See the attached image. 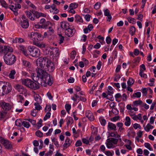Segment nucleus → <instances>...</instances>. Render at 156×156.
Returning a JSON list of instances; mask_svg holds the SVG:
<instances>
[{"mask_svg":"<svg viewBox=\"0 0 156 156\" xmlns=\"http://www.w3.org/2000/svg\"><path fill=\"white\" fill-rule=\"evenodd\" d=\"M36 70L37 74L33 73L32 79L37 83L31 80L29 87L35 90L40 88L39 85L45 87L47 83L48 85L51 86L53 82L52 76L41 68H37Z\"/></svg>","mask_w":156,"mask_h":156,"instance_id":"obj_1","label":"nucleus"},{"mask_svg":"<svg viewBox=\"0 0 156 156\" xmlns=\"http://www.w3.org/2000/svg\"><path fill=\"white\" fill-rule=\"evenodd\" d=\"M48 62L51 66V69H49L50 71H53L55 69L54 64L48 58L46 57H41L38 58L36 61L37 65L41 68L44 69V70H48L49 69L46 66H48Z\"/></svg>","mask_w":156,"mask_h":156,"instance_id":"obj_2","label":"nucleus"},{"mask_svg":"<svg viewBox=\"0 0 156 156\" xmlns=\"http://www.w3.org/2000/svg\"><path fill=\"white\" fill-rule=\"evenodd\" d=\"M2 87L3 90L2 95L7 94L11 92L12 87L11 84L7 82L1 81V87Z\"/></svg>","mask_w":156,"mask_h":156,"instance_id":"obj_3","label":"nucleus"},{"mask_svg":"<svg viewBox=\"0 0 156 156\" xmlns=\"http://www.w3.org/2000/svg\"><path fill=\"white\" fill-rule=\"evenodd\" d=\"M1 104V107L3 110L1 112V119H4L6 116L7 112L11 109V106L9 103L5 102H2Z\"/></svg>","mask_w":156,"mask_h":156,"instance_id":"obj_4","label":"nucleus"},{"mask_svg":"<svg viewBox=\"0 0 156 156\" xmlns=\"http://www.w3.org/2000/svg\"><path fill=\"white\" fill-rule=\"evenodd\" d=\"M4 61L8 65L13 64L16 61V56L12 54H5L4 57Z\"/></svg>","mask_w":156,"mask_h":156,"instance_id":"obj_5","label":"nucleus"},{"mask_svg":"<svg viewBox=\"0 0 156 156\" xmlns=\"http://www.w3.org/2000/svg\"><path fill=\"white\" fill-rule=\"evenodd\" d=\"M28 49L30 52V55L33 57H37L40 54L39 50L36 47H29Z\"/></svg>","mask_w":156,"mask_h":156,"instance_id":"obj_6","label":"nucleus"},{"mask_svg":"<svg viewBox=\"0 0 156 156\" xmlns=\"http://www.w3.org/2000/svg\"><path fill=\"white\" fill-rule=\"evenodd\" d=\"M1 143L7 149H10L12 148V146L8 140L4 139L2 137H1Z\"/></svg>","mask_w":156,"mask_h":156,"instance_id":"obj_7","label":"nucleus"},{"mask_svg":"<svg viewBox=\"0 0 156 156\" xmlns=\"http://www.w3.org/2000/svg\"><path fill=\"white\" fill-rule=\"evenodd\" d=\"M30 37L34 39L35 41H41L44 38V37L41 34L37 32H32Z\"/></svg>","mask_w":156,"mask_h":156,"instance_id":"obj_8","label":"nucleus"},{"mask_svg":"<svg viewBox=\"0 0 156 156\" xmlns=\"http://www.w3.org/2000/svg\"><path fill=\"white\" fill-rule=\"evenodd\" d=\"M76 30L75 29H72L69 27L65 30L66 35L69 37H71L73 36Z\"/></svg>","mask_w":156,"mask_h":156,"instance_id":"obj_9","label":"nucleus"},{"mask_svg":"<svg viewBox=\"0 0 156 156\" xmlns=\"http://www.w3.org/2000/svg\"><path fill=\"white\" fill-rule=\"evenodd\" d=\"M21 27L23 28L26 29L29 26V23L28 19L23 20L20 23Z\"/></svg>","mask_w":156,"mask_h":156,"instance_id":"obj_10","label":"nucleus"},{"mask_svg":"<svg viewBox=\"0 0 156 156\" xmlns=\"http://www.w3.org/2000/svg\"><path fill=\"white\" fill-rule=\"evenodd\" d=\"M86 116L90 121H92L94 120V116L93 113L90 111H88L86 112Z\"/></svg>","mask_w":156,"mask_h":156,"instance_id":"obj_11","label":"nucleus"},{"mask_svg":"<svg viewBox=\"0 0 156 156\" xmlns=\"http://www.w3.org/2000/svg\"><path fill=\"white\" fill-rule=\"evenodd\" d=\"M60 25L61 28L65 30L69 27V23L66 22H61Z\"/></svg>","mask_w":156,"mask_h":156,"instance_id":"obj_12","label":"nucleus"},{"mask_svg":"<svg viewBox=\"0 0 156 156\" xmlns=\"http://www.w3.org/2000/svg\"><path fill=\"white\" fill-rule=\"evenodd\" d=\"M31 80L28 78L26 79H22L21 80L22 83L28 87L31 81Z\"/></svg>","mask_w":156,"mask_h":156,"instance_id":"obj_13","label":"nucleus"},{"mask_svg":"<svg viewBox=\"0 0 156 156\" xmlns=\"http://www.w3.org/2000/svg\"><path fill=\"white\" fill-rule=\"evenodd\" d=\"M104 14L105 16H108V21L110 22L112 18V17L108 9H106L104 10Z\"/></svg>","mask_w":156,"mask_h":156,"instance_id":"obj_14","label":"nucleus"},{"mask_svg":"<svg viewBox=\"0 0 156 156\" xmlns=\"http://www.w3.org/2000/svg\"><path fill=\"white\" fill-rule=\"evenodd\" d=\"M108 129L115 131L116 130V125L112 123L109 122L108 126Z\"/></svg>","mask_w":156,"mask_h":156,"instance_id":"obj_15","label":"nucleus"},{"mask_svg":"<svg viewBox=\"0 0 156 156\" xmlns=\"http://www.w3.org/2000/svg\"><path fill=\"white\" fill-rule=\"evenodd\" d=\"M33 42L34 44L39 48H42L45 47V44H44L38 42L37 41H34Z\"/></svg>","mask_w":156,"mask_h":156,"instance_id":"obj_16","label":"nucleus"},{"mask_svg":"<svg viewBox=\"0 0 156 156\" xmlns=\"http://www.w3.org/2000/svg\"><path fill=\"white\" fill-rule=\"evenodd\" d=\"M108 143L112 142L115 144H116L118 141V139L116 138H110L107 139V140Z\"/></svg>","mask_w":156,"mask_h":156,"instance_id":"obj_17","label":"nucleus"},{"mask_svg":"<svg viewBox=\"0 0 156 156\" xmlns=\"http://www.w3.org/2000/svg\"><path fill=\"white\" fill-rule=\"evenodd\" d=\"M25 12L26 13V15L27 17L30 19L31 20H35L34 17H33L31 16L32 12L30 11L29 12L28 11H27Z\"/></svg>","mask_w":156,"mask_h":156,"instance_id":"obj_18","label":"nucleus"},{"mask_svg":"<svg viewBox=\"0 0 156 156\" xmlns=\"http://www.w3.org/2000/svg\"><path fill=\"white\" fill-rule=\"evenodd\" d=\"M16 72L14 70H12L10 72V73L9 75V76L10 78L12 79H14L15 78L14 75L15 74Z\"/></svg>","mask_w":156,"mask_h":156,"instance_id":"obj_19","label":"nucleus"},{"mask_svg":"<svg viewBox=\"0 0 156 156\" xmlns=\"http://www.w3.org/2000/svg\"><path fill=\"white\" fill-rule=\"evenodd\" d=\"M20 50L22 51L23 53L24 54V55L25 56H27L28 55V54L27 52V50L25 48L24 46H20Z\"/></svg>","mask_w":156,"mask_h":156,"instance_id":"obj_20","label":"nucleus"},{"mask_svg":"<svg viewBox=\"0 0 156 156\" xmlns=\"http://www.w3.org/2000/svg\"><path fill=\"white\" fill-rule=\"evenodd\" d=\"M136 29L135 27L133 26H131L130 27L129 29V33L132 36L135 33L136 31Z\"/></svg>","mask_w":156,"mask_h":156,"instance_id":"obj_21","label":"nucleus"},{"mask_svg":"<svg viewBox=\"0 0 156 156\" xmlns=\"http://www.w3.org/2000/svg\"><path fill=\"white\" fill-rule=\"evenodd\" d=\"M126 121L125 122V125L126 126H129L130 125L131 119L130 118L128 117L127 116L126 118Z\"/></svg>","mask_w":156,"mask_h":156,"instance_id":"obj_22","label":"nucleus"},{"mask_svg":"<svg viewBox=\"0 0 156 156\" xmlns=\"http://www.w3.org/2000/svg\"><path fill=\"white\" fill-rule=\"evenodd\" d=\"M75 21L77 22L83 23V20L82 18L79 15H76L75 17Z\"/></svg>","mask_w":156,"mask_h":156,"instance_id":"obj_23","label":"nucleus"},{"mask_svg":"<svg viewBox=\"0 0 156 156\" xmlns=\"http://www.w3.org/2000/svg\"><path fill=\"white\" fill-rule=\"evenodd\" d=\"M34 99L37 102L41 103L42 102L41 97L38 95L37 94L34 96Z\"/></svg>","mask_w":156,"mask_h":156,"instance_id":"obj_24","label":"nucleus"},{"mask_svg":"<svg viewBox=\"0 0 156 156\" xmlns=\"http://www.w3.org/2000/svg\"><path fill=\"white\" fill-rule=\"evenodd\" d=\"M154 128V126L151 125L150 124H148L146 127H144V129L147 132H149L150 129H152Z\"/></svg>","mask_w":156,"mask_h":156,"instance_id":"obj_25","label":"nucleus"},{"mask_svg":"<svg viewBox=\"0 0 156 156\" xmlns=\"http://www.w3.org/2000/svg\"><path fill=\"white\" fill-rule=\"evenodd\" d=\"M116 125L118 127H119L118 131L121 132L122 130L124 129L122 127L123 124L122 122H118L117 123Z\"/></svg>","mask_w":156,"mask_h":156,"instance_id":"obj_26","label":"nucleus"},{"mask_svg":"<svg viewBox=\"0 0 156 156\" xmlns=\"http://www.w3.org/2000/svg\"><path fill=\"white\" fill-rule=\"evenodd\" d=\"M141 96V93L140 92H138L134 93L133 94L132 96L131 97V98H140Z\"/></svg>","mask_w":156,"mask_h":156,"instance_id":"obj_27","label":"nucleus"},{"mask_svg":"<svg viewBox=\"0 0 156 156\" xmlns=\"http://www.w3.org/2000/svg\"><path fill=\"white\" fill-rule=\"evenodd\" d=\"M30 11L34 15V16H35L36 18H39L40 17V13L38 12L33 10H30Z\"/></svg>","mask_w":156,"mask_h":156,"instance_id":"obj_28","label":"nucleus"},{"mask_svg":"<svg viewBox=\"0 0 156 156\" xmlns=\"http://www.w3.org/2000/svg\"><path fill=\"white\" fill-rule=\"evenodd\" d=\"M1 52L2 51L4 53L6 54L8 52V47L7 46H5L4 47L2 46L1 47Z\"/></svg>","mask_w":156,"mask_h":156,"instance_id":"obj_29","label":"nucleus"},{"mask_svg":"<svg viewBox=\"0 0 156 156\" xmlns=\"http://www.w3.org/2000/svg\"><path fill=\"white\" fill-rule=\"evenodd\" d=\"M134 82V79L132 78H129L127 81V84L129 86H131L133 85Z\"/></svg>","mask_w":156,"mask_h":156,"instance_id":"obj_30","label":"nucleus"},{"mask_svg":"<svg viewBox=\"0 0 156 156\" xmlns=\"http://www.w3.org/2000/svg\"><path fill=\"white\" fill-rule=\"evenodd\" d=\"M15 5H14L13 4H11L9 5V8L12 11L16 13L17 14V10H16V8H15Z\"/></svg>","mask_w":156,"mask_h":156,"instance_id":"obj_31","label":"nucleus"},{"mask_svg":"<svg viewBox=\"0 0 156 156\" xmlns=\"http://www.w3.org/2000/svg\"><path fill=\"white\" fill-rule=\"evenodd\" d=\"M1 5L5 8H8V4L4 0H1Z\"/></svg>","mask_w":156,"mask_h":156,"instance_id":"obj_32","label":"nucleus"},{"mask_svg":"<svg viewBox=\"0 0 156 156\" xmlns=\"http://www.w3.org/2000/svg\"><path fill=\"white\" fill-rule=\"evenodd\" d=\"M40 103L36 102L34 104V105L35 106V108L36 110H40L42 108V107L39 105Z\"/></svg>","mask_w":156,"mask_h":156,"instance_id":"obj_33","label":"nucleus"},{"mask_svg":"<svg viewBox=\"0 0 156 156\" xmlns=\"http://www.w3.org/2000/svg\"><path fill=\"white\" fill-rule=\"evenodd\" d=\"M78 6V4L76 3H71L69 6L72 9H76L77 7Z\"/></svg>","mask_w":156,"mask_h":156,"instance_id":"obj_34","label":"nucleus"},{"mask_svg":"<svg viewBox=\"0 0 156 156\" xmlns=\"http://www.w3.org/2000/svg\"><path fill=\"white\" fill-rule=\"evenodd\" d=\"M58 35L59 37V44H61L63 42V41L64 40V37L61 34H58Z\"/></svg>","mask_w":156,"mask_h":156,"instance_id":"obj_35","label":"nucleus"},{"mask_svg":"<svg viewBox=\"0 0 156 156\" xmlns=\"http://www.w3.org/2000/svg\"><path fill=\"white\" fill-rule=\"evenodd\" d=\"M22 122L20 119H17L15 121V124L16 126H20L22 125Z\"/></svg>","mask_w":156,"mask_h":156,"instance_id":"obj_36","label":"nucleus"},{"mask_svg":"<svg viewBox=\"0 0 156 156\" xmlns=\"http://www.w3.org/2000/svg\"><path fill=\"white\" fill-rule=\"evenodd\" d=\"M36 135L39 137H42L43 136V133L40 130L37 131L35 133Z\"/></svg>","mask_w":156,"mask_h":156,"instance_id":"obj_37","label":"nucleus"},{"mask_svg":"<svg viewBox=\"0 0 156 156\" xmlns=\"http://www.w3.org/2000/svg\"><path fill=\"white\" fill-rule=\"evenodd\" d=\"M142 103V101L140 100L135 101L133 102V105L134 106H137L138 105H140Z\"/></svg>","mask_w":156,"mask_h":156,"instance_id":"obj_38","label":"nucleus"},{"mask_svg":"<svg viewBox=\"0 0 156 156\" xmlns=\"http://www.w3.org/2000/svg\"><path fill=\"white\" fill-rule=\"evenodd\" d=\"M76 51L73 50L70 53V58L72 59H74L75 57V56L76 55Z\"/></svg>","mask_w":156,"mask_h":156,"instance_id":"obj_39","label":"nucleus"},{"mask_svg":"<svg viewBox=\"0 0 156 156\" xmlns=\"http://www.w3.org/2000/svg\"><path fill=\"white\" fill-rule=\"evenodd\" d=\"M71 108V105L69 104H66L65 105V108L68 113H69V110Z\"/></svg>","mask_w":156,"mask_h":156,"instance_id":"obj_40","label":"nucleus"},{"mask_svg":"<svg viewBox=\"0 0 156 156\" xmlns=\"http://www.w3.org/2000/svg\"><path fill=\"white\" fill-rule=\"evenodd\" d=\"M101 7V3L100 2H97L94 5V8L96 9H99Z\"/></svg>","mask_w":156,"mask_h":156,"instance_id":"obj_41","label":"nucleus"},{"mask_svg":"<svg viewBox=\"0 0 156 156\" xmlns=\"http://www.w3.org/2000/svg\"><path fill=\"white\" fill-rule=\"evenodd\" d=\"M22 125H23L24 127L27 128H29L30 126L29 122L25 121H23L22 122Z\"/></svg>","mask_w":156,"mask_h":156,"instance_id":"obj_42","label":"nucleus"},{"mask_svg":"<svg viewBox=\"0 0 156 156\" xmlns=\"http://www.w3.org/2000/svg\"><path fill=\"white\" fill-rule=\"evenodd\" d=\"M110 136L119 138L120 137V136L118 134L116 135L114 132H112L110 133Z\"/></svg>","mask_w":156,"mask_h":156,"instance_id":"obj_43","label":"nucleus"},{"mask_svg":"<svg viewBox=\"0 0 156 156\" xmlns=\"http://www.w3.org/2000/svg\"><path fill=\"white\" fill-rule=\"evenodd\" d=\"M23 65L25 67H28L30 64V63L29 62H27L26 60H23Z\"/></svg>","mask_w":156,"mask_h":156,"instance_id":"obj_44","label":"nucleus"},{"mask_svg":"<svg viewBox=\"0 0 156 156\" xmlns=\"http://www.w3.org/2000/svg\"><path fill=\"white\" fill-rule=\"evenodd\" d=\"M16 88L18 90V91H20V89H24L23 87L20 84H17L16 86Z\"/></svg>","mask_w":156,"mask_h":156,"instance_id":"obj_45","label":"nucleus"},{"mask_svg":"<svg viewBox=\"0 0 156 156\" xmlns=\"http://www.w3.org/2000/svg\"><path fill=\"white\" fill-rule=\"evenodd\" d=\"M51 113L50 112H48L46 114L45 117L44 118V121L48 119L50 117Z\"/></svg>","mask_w":156,"mask_h":156,"instance_id":"obj_46","label":"nucleus"},{"mask_svg":"<svg viewBox=\"0 0 156 156\" xmlns=\"http://www.w3.org/2000/svg\"><path fill=\"white\" fill-rule=\"evenodd\" d=\"M128 21L130 23H134V22H135V19L134 18H132L131 17H128L127 18Z\"/></svg>","mask_w":156,"mask_h":156,"instance_id":"obj_47","label":"nucleus"},{"mask_svg":"<svg viewBox=\"0 0 156 156\" xmlns=\"http://www.w3.org/2000/svg\"><path fill=\"white\" fill-rule=\"evenodd\" d=\"M133 127L135 129H136L137 128H139L140 129L141 128V127L140 126L139 124L137 123H135L134 124Z\"/></svg>","mask_w":156,"mask_h":156,"instance_id":"obj_48","label":"nucleus"},{"mask_svg":"<svg viewBox=\"0 0 156 156\" xmlns=\"http://www.w3.org/2000/svg\"><path fill=\"white\" fill-rule=\"evenodd\" d=\"M143 72H142V70L140 71V73H139L141 77L145 78H147V75L145 74H143Z\"/></svg>","mask_w":156,"mask_h":156,"instance_id":"obj_49","label":"nucleus"},{"mask_svg":"<svg viewBox=\"0 0 156 156\" xmlns=\"http://www.w3.org/2000/svg\"><path fill=\"white\" fill-rule=\"evenodd\" d=\"M120 104H122V105L120 106V112H123L125 108V105L122 103H120Z\"/></svg>","mask_w":156,"mask_h":156,"instance_id":"obj_50","label":"nucleus"},{"mask_svg":"<svg viewBox=\"0 0 156 156\" xmlns=\"http://www.w3.org/2000/svg\"><path fill=\"white\" fill-rule=\"evenodd\" d=\"M91 17L90 15L87 14L85 16V18L87 21H89L90 20Z\"/></svg>","mask_w":156,"mask_h":156,"instance_id":"obj_51","label":"nucleus"},{"mask_svg":"<svg viewBox=\"0 0 156 156\" xmlns=\"http://www.w3.org/2000/svg\"><path fill=\"white\" fill-rule=\"evenodd\" d=\"M119 117H120L119 115L115 116L114 117H113L111 119V120L115 122L116 121L119 120Z\"/></svg>","mask_w":156,"mask_h":156,"instance_id":"obj_52","label":"nucleus"},{"mask_svg":"<svg viewBox=\"0 0 156 156\" xmlns=\"http://www.w3.org/2000/svg\"><path fill=\"white\" fill-rule=\"evenodd\" d=\"M112 111L113 114L115 115L118 114L119 113L118 110H117L115 108H114V109H112Z\"/></svg>","mask_w":156,"mask_h":156,"instance_id":"obj_53","label":"nucleus"},{"mask_svg":"<svg viewBox=\"0 0 156 156\" xmlns=\"http://www.w3.org/2000/svg\"><path fill=\"white\" fill-rule=\"evenodd\" d=\"M106 41L107 44H110L111 41V39L110 37H106Z\"/></svg>","mask_w":156,"mask_h":156,"instance_id":"obj_54","label":"nucleus"},{"mask_svg":"<svg viewBox=\"0 0 156 156\" xmlns=\"http://www.w3.org/2000/svg\"><path fill=\"white\" fill-rule=\"evenodd\" d=\"M144 146L146 147L149 150H151V148L150 145L149 143H145L144 144Z\"/></svg>","mask_w":156,"mask_h":156,"instance_id":"obj_55","label":"nucleus"},{"mask_svg":"<svg viewBox=\"0 0 156 156\" xmlns=\"http://www.w3.org/2000/svg\"><path fill=\"white\" fill-rule=\"evenodd\" d=\"M37 113V111H36V109H33L31 112V115L33 116L34 117L36 116V114Z\"/></svg>","mask_w":156,"mask_h":156,"instance_id":"obj_56","label":"nucleus"},{"mask_svg":"<svg viewBox=\"0 0 156 156\" xmlns=\"http://www.w3.org/2000/svg\"><path fill=\"white\" fill-rule=\"evenodd\" d=\"M82 141L83 143L87 144H88L89 143V141L88 140L84 138H83L82 139Z\"/></svg>","mask_w":156,"mask_h":156,"instance_id":"obj_57","label":"nucleus"},{"mask_svg":"<svg viewBox=\"0 0 156 156\" xmlns=\"http://www.w3.org/2000/svg\"><path fill=\"white\" fill-rule=\"evenodd\" d=\"M71 143H67L65 142L63 145L64 148V149L65 148H67L69 147Z\"/></svg>","mask_w":156,"mask_h":156,"instance_id":"obj_58","label":"nucleus"},{"mask_svg":"<svg viewBox=\"0 0 156 156\" xmlns=\"http://www.w3.org/2000/svg\"><path fill=\"white\" fill-rule=\"evenodd\" d=\"M82 144V143L81 140H77L75 144V146L76 147H78L80 146Z\"/></svg>","mask_w":156,"mask_h":156,"instance_id":"obj_59","label":"nucleus"},{"mask_svg":"<svg viewBox=\"0 0 156 156\" xmlns=\"http://www.w3.org/2000/svg\"><path fill=\"white\" fill-rule=\"evenodd\" d=\"M51 110V107L50 105L46 106L45 109V111L46 112L47 111L50 112Z\"/></svg>","mask_w":156,"mask_h":156,"instance_id":"obj_60","label":"nucleus"},{"mask_svg":"<svg viewBox=\"0 0 156 156\" xmlns=\"http://www.w3.org/2000/svg\"><path fill=\"white\" fill-rule=\"evenodd\" d=\"M15 8H16V10H17V11L18 10V8L20 9L21 8V5L18 3L17 4H15Z\"/></svg>","mask_w":156,"mask_h":156,"instance_id":"obj_61","label":"nucleus"},{"mask_svg":"<svg viewBox=\"0 0 156 156\" xmlns=\"http://www.w3.org/2000/svg\"><path fill=\"white\" fill-rule=\"evenodd\" d=\"M53 153V151L50 150L49 152L45 154V156H51Z\"/></svg>","mask_w":156,"mask_h":156,"instance_id":"obj_62","label":"nucleus"},{"mask_svg":"<svg viewBox=\"0 0 156 156\" xmlns=\"http://www.w3.org/2000/svg\"><path fill=\"white\" fill-rule=\"evenodd\" d=\"M101 47V44L99 43H97L96 44L94 45V48L95 49H98Z\"/></svg>","mask_w":156,"mask_h":156,"instance_id":"obj_63","label":"nucleus"},{"mask_svg":"<svg viewBox=\"0 0 156 156\" xmlns=\"http://www.w3.org/2000/svg\"><path fill=\"white\" fill-rule=\"evenodd\" d=\"M105 154L108 156H112V154L109 151H106L105 152Z\"/></svg>","mask_w":156,"mask_h":156,"instance_id":"obj_64","label":"nucleus"}]
</instances>
